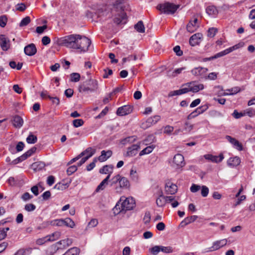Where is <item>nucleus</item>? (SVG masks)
Masks as SVG:
<instances>
[{
    "mask_svg": "<svg viewBox=\"0 0 255 255\" xmlns=\"http://www.w3.org/2000/svg\"><path fill=\"white\" fill-rule=\"evenodd\" d=\"M110 186L116 190V192L121 193L122 189L129 188L130 183L127 178L117 174L110 180Z\"/></svg>",
    "mask_w": 255,
    "mask_h": 255,
    "instance_id": "nucleus-1",
    "label": "nucleus"
},
{
    "mask_svg": "<svg viewBox=\"0 0 255 255\" xmlns=\"http://www.w3.org/2000/svg\"><path fill=\"white\" fill-rule=\"evenodd\" d=\"M80 35L73 34L62 37L59 39V44L68 48L77 50Z\"/></svg>",
    "mask_w": 255,
    "mask_h": 255,
    "instance_id": "nucleus-2",
    "label": "nucleus"
},
{
    "mask_svg": "<svg viewBox=\"0 0 255 255\" xmlns=\"http://www.w3.org/2000/svg\"><path fill=\"white\" fill-rule=\"evenodd\" d=\"M98 88V81L95 79H89L81 83L78 87L79 92L92 93L96 92Z\"/></svg>",
    "mask_w": 255,
    "mask_h": 255,
    "instance_id": "nucleus-3",
    "label": "nucleus"
},
{
    "mask_svg": "<svg viewBox=\"0 0 255 255\" xmlns=\"http://www.w3.org/2000/svg\"><path fill=\"white\" fill-rule=\"evenodd\" d=\"M179 6L180 5L178 4L176 5L169 2H165L163 3L158 4L156 6V8L162 13L172 14L175 12Z\"/></svg>",
    "mask_w": 255,
    "mask_h": 255,
    "instance_id": "nucleus-4",
    "label": "nucleus"
},
{
    "mask_svg": "<svg viewBox=\"0 0 255 255\" xmlns=\"http://www.w3.org/2000/svg\"><path fill=\"white\" fill-rule=\"evenodd\" d=\"M227 242L228 240L226 239L214 241L212 243V246L207 249H206L204 253L212 252L217 251L225 246L227 245Z\"/></svg>",
    "mask_w": 255,
    "mask_h": 255,
    "instance_id": "nucleus-5",
    "label": "nucleus"
},
{
    "mask_svg": "<svg viewBox=\"0 0 255 255\" xmlns=\"http://www.w3.org/2000/svg\"><path fill=\"white\" fill-rule=\"evenodd\" d=\"M91 44V41L90 39L85 36L80 35L77 50H80L81 52H86L88 51Z\"/></svg>",
    "mask_w": 255,
    "mask_h": 255,
    "instance_id": "nucleus-6",
    "label": "nucleus"
},
{
    "mask_svg": "<svg viewBox=\"0 0 255 255\" xmlns=\"http://www.w3.org/2000/svg\"><path fill=\"white\" fill-rule=\"evenodd\" d=\"M193 128V125L191 124L188 121H185L182 128H179L173 132V134L178 135L180 133H187L189 132Z\"/></svg>",
    "mask_w": 255,
    "mask_h": 255,
    "instance_id": "nucleus-7",
    "label": "nucleus"
},
{
    "mask_svg": "<svg viewBox=\"0 0 255 255\" xmlns=\"http://www.w3.org/2000/svg\"><path fill=\"white\" fill-rule=\"evenodd\" d=\"M182 86H188L190 87V90L192 93H197L204 88L202 84H197L196 81H191L182 85Z\"/></svg>",
    "mask_w": 255,
    "mask_h": 255,
    "instance_id": "nucleus-8",
    "label": "nucleus"
},
{
    "mask_svg": "<svg viewBox=\"0 0 255 255\" xmlns=\"http://www.w3.org/2000/svg\"><path fill=\"white\" fill-rule=\"evenodd\" d=\"M122 210H124V212L132 210L135 206V202L132 198H127L122 203Z\"/></svg>",
    "mask_w": 255,
    "mask_h": 255,
    "instance_id": "nucleus-9",
    "label": "nucleus"
},
{
    "mask_svg": "<svg viewBox=\"0 0 255 255\" xmlns=\"http://www.w3.org/2000/svg\"><path fill=\"white\" fill-rule=\"evenodd\" d=\"M160 119V117L158 115H156L153 117H150L147 119L144 123H142V128H146L151 126L155 125Z\"/></svg>",
    "mask_w": 255,
    "mask_h": 255,
    "instance_id": "nucleus-10",
    "label": "nucleus"
},
{
    "mask_svg": "<svg viewBox=\"0 0 255 255\" xmlns=\"http://www.w3.org/2000/svg\"><path fill=\"white\" fill-rule=\"evenodd\" d=\"M132 111V107L129 105H126L119 108L117 111L118 116H123L128 115Z\"/></svg>",
    "mask_w": 255,
    "mask_h": 255,
    "instance_id": "nucleus-11",
    "label": "nucleus"
},
{
    "mask_svg": "<svg viewBox=\"0 0 255 255\" xmlns=\"http://www.w3.org/2000/svg\"><path fill=\"white\" fill-rule=\"evenodd\" d=\"M24 52L27 56H33L37 52V48L35 45L33 43H30L26 45L24 48Z\"/></svg>",
    "mask_w": 255,
    "mask_h": 255,
    "instance_id": "nucleus-12",
    "label": "nucleus"
},
{
    "mask_svg": "<svg viewBox=\"0 0 255 255\" xmlns=\"http://www.w3.org/2000/svg\"><path fill=\"white\" fill-rule=\"evenodd\" d=\"M204 158L214 163H219L221 162L224 157L222 153L219 154V156H215L212 154H207L204 155Z\"/></svg>",
    "mask_w": 255,
    "mask_h": 255,
    "instance_id": "nucleus-13",
    "label": "nucleus"
},
{
    "mask_svg": "<svg viewBox=\"0 0 255 255\" xmlns=\"http://www.w3.org/2000/svg\"><path fill=\"white\" fill-rule=\"evenodd\" d=\"M165 189L166 194L173 195L177 191V186L175 184L168 182L165 184Z\"/></svg>",
    "mask_w": 255,
    "mask_h": 255,
    "instance_id": "nucleus-14",
    "label": "nucleus"
},
{
    "mask_svg": "<svg viewBox=\"0 0 255 255\" xmlns=\"http://www.w3.org/2000/svg\"><path fill=\"white\" fill-rule=\"evenodd\" d=\"M139 148V145L137 144H132L131 146L128 148L126 156L129 157L135 156L137 153Z\"/></svg>",
    "mask_w": 255,
    "mask_h": 255,
    "instance_id": "nucleus-15",
    "label": "nucleus"
},
{
    "mask_svg": "<svg viewBox=\"0 0 255 255\" xmlns=\"http://www.w3.org/2000/svg\"><path fill=\"white\" fill-rule=\"evenodd\" d=\"M173 162L177 167H182L185 164L184 156L181 154H176L173 158Z\"/></svg>",
    "mask_w": 255,
    "mask_h": 255,
    "instance_id": "nucleus-16",
    "label": "nucleus"
},
{
    "mask_svg": "<svg viewBox=\"0 0 255 255\" xmlns=\"http://www.w3.org/2000/svg\"><path fill=\"white\" fill-rule=\"evenodd\" d=\"M0 45L3 51H7L9 48V40L3 34L0 35Z\"/></svg>",
    "mask_w": 255,
    "mask_h": 255,
    "instance_id": "nucleus-17",
    "label": "nucleus"
},
{
    "mask_svg": "<svg viewBox=\"0 0 255 255\" xmlns=\"http://www.w3.org/2000/svg\"><path fill=\"white\" fill-rule=\"evenodd\" d=\"M127 21V15L125 12H122L114 18L115 23L117 24H124Z\"/></svg>",
    "mask_w": 255,
    "mask_h": 255,
    "instance_id": "nucleus-18",
    "label": "nucleus"
},
{
    "mask_svg": "<svg viewBox=\"0 0 255 255\" xmlns=\"http://www.w3.org/2000/svg\"><path fill=\"white\" fill-rule=\"evenodd\" d=\"M72 243V240L71 239L67 238L64 240H62L56 243V245L58 246L57 250L65 249L71 245Z\"/></svg>",
    "mask_w": 255,
    "mask_h": 255,
    "instance_id": "nucleus-19",
    "label": "nucleus"
},
{
    "mask_svg": "<svg viewBox=\"0 0 255 255\" xmlns=\"http://www.w3.org/2000/svg\"><path fill=\"white\" fill-rule=\"evenodd\" d=\"M226 138L228 141L232 143L234 147L239 151L243 150L242 144L236 138L231 137L230 135H226Z\"/></svg>",
    "mask_w": 255,
    "mask_h": 255,
    "instance_id": "nucleus-20",
    "label": "nucleus"
},
{
    "mask_svg": "<svg viewBox=\"0 0 255 255\" xmlns=\"http://www.w3.org/2000/svg\"><path fill=\"white\" fill-rule=\"evenodd\" d=\"M202 37V34L197 33L193 34L189 39V44L192 46H195L198 45L200 43V40Z\"/></svg>",
    "mask_w": 255,
    "mask_h": 255,
    "instance_id": "nucleus-21",
    "label": "nucleus"
},
{
    "mask_svg": "<svg viewBox=\"0 0 255 255\" xmlns=\"http://www.w3.org/2000/svg\"><path fill=\"white\" fill-rule=\"evenodd\" d=\"M11 123L15 128H21L23 124V119L19 116H15L11 120Z\"/></svg>",
    "mask_w": 255,
    "mask_h": 255,
    "instance_id": "nucleus-22",
    "label": "nucleus"
},
{
    "mask_svg": "<svg viewBox=\"0 0 255 255\" xmlns=\"http://www.w3.org/2000/svg\"><path fill=\"white\" fill-rule=\"evenodd\" d=\"M197 218L198 217L196 215L188 217L181 222L179 225V227L181 228H184L186 225L195 221L197 219Z\"/></svg>",
    "mask_w": 255,
    "mask_h": 255,
    "instance_id": "nucleus-23",
    "label": "nucleus"
},
{
    "mask_svg": "<svg viewBox=\"0 0 255 255\" xmlns=\"http://www.w3.org/2000/svg\"><path fill=\"white\" fill-rule=\"evenodd\" d=\"M198 19L197 18H195L194 20H191L188 23L186 26L187 30L190 32H194L197 28L198 26L197 25Z\"/></svg>",
    "mask_w": 255,
    "mask_h": 255,
    "instance_id": "nucleus-24",
    "label": "nucleus"
},
{
    "mask_svg": "<svg viewBox=\"0 0 255 255\" xmlns=\"http://www.w3.org/2000/svg\"><path fill=\"white\" fill-rule=\"evenodd\" d=\"M112 155V151L111 150H108L106 151L105 150H102L101 151V154L98 157V160L100 162H103L107 160L109 157H110Z\"/></svg>",
    "mask_w": 255,
    "mask_h": 255,
    "instance_id": "nucleus-25",
    "label": "nucleus"
},
{
    "mask_svg": "<svg viewBox=\"0 0 255 255\" xmlns=\"http://www.w3.org/2000/svg\"><path fill=\"white\" fill-rule=\"evenodd\" d=\"M207 71L208 69L207 68L199 67L192 70L191 73L193 75L198 76L203 75Z\"/></svg>",
    "mask_w": 255,
    "mask_h": 255,
    "instance_id": "nucleus-26",
    "label": "nucleus"
},
{
    "mask_svg": "<svg viewBox=\"0 0 255 255\" xmlns=\"http://www.w3.org/2000/svg\"><path fill=\"white\" fill-rule=\"evenodd\" d=\"M240 158L237 156L230 157L227 161L228 165L230 167L237 166L239 165L240 164Z\"/></svg>",
    "mask_w": 255,
    "mask_h": 255,
    "instance_id": "nucleus-27",
    "label": "nucleus"
},
{
    "mask_svg": "<svg viewBox=\"0 0 255 255\" xmlns=\"http://www.w3.org/2000/svg\"><path fill=\"white\" fill-rule=\"evenodd\" d=\"M110 176L111 175L109 174V175L100 183L95 190L96 192H98L100 190H103L105 189L106 185L108 184Z\"/></svg>",
    "mask_w": 255,
    "mask_h": 255,
    "instance_id": "nucleus-28",
    "label": "nucleus"
},
{
    "mask_svg": "<svg viewBox=\"0 0 255 255\" xmlns=\"http://www.w3.org/2000/svg\"><path fill=\"white\" fill-rule=\"evenodd\" d=\"M63 219H56L51 221H47L43 223V224L45 225L46 226L51 225L52 226H56L59 227L63 226Z\"/></svg>",
    "mask_w": 255,
    "mask_h": 255,
    "instance_id": "nucleus-29",
    "label": "nucleus"
},
{
    "mask_svg": "<svg viewBox=\"0 0 255 255\" xmlns=\"http://www.w3.org/2000/svg\"><path fill=\"white\" fill-rule=\"evenodd\" d=\"M136 140V136H130L127 137L123 139H122L120 141L121 143L124 145H125L128 143H132L134 142Z\"/></svg>",
    "mask_w": 255,
    "mask_h": 255,
    "instance_id": "nucleus-30",
    "label": "nucleus"
},
{
    "mask_svg": "<svg viewBox=\"0 0 255 255\" xmlns=\"http://www.w3.org/2000/svg\"><path fill=\"white\" fill-rule=\"evenodd\" d=\"M206 13L209 15H215L218 13V10L215 6L209 5L206 9Z\"/></svg>",
    "mask_w": 255,
    "mask_h": 255,
    "instance_id": "nucleus-31",
    "label": "nucleus"
},
{
    "mask_svg": "<svg viewBox=\"0 0 255 255\" xmlns=\"http://www.w3.org/2000/svg\"><path fill=\"white\" fill-rule=\"evenodd\" d=\"M36 150V148L35 147H33L28 150H27L26 152L23 154L21 156L22 160H24L27 159L28 157L30 156L33 153L35 152Z\"/></svg>",
    "mask_w": 255,
    "mask_h": 255,
    "instance_id": "nucleus-32",
    "label": "nucleus"
},
{
    "mask_svg": "<svg viewBox=\"0 0 255 255\" xmlns=\"http://www.w3.org/2000/svg\"><path fill=\"white\" fill-rule=\"evenodd\" d=\"M134 28L139 33H144L145 31V27L142 21H139L134 25Z\"/></svg>",
    "mask_w": 255,
    "mask_h": 255,
    "instance_id": "nucleus-33",
    "label": "nucleus"
},
{
    "mask_svg": "<svg viewBox=\"0 0 255 255\" xmlns=\"http://www.w3.org/2000/svg\"><path fill=\"white\" fill-rule=\"evenodd\" d=\"M63 220V226H66L71 228H73L75 225L74 222L70 218H66Z\"/></svg>",
    "mask_w": 255,
    "mask_h": 255,
    "instance_id": "nucleus-34",
    "label": "nucleus"
},
{
    "mask_svg": "<svg viewBox=\"0 0 255 255\" xmlns=\"http://www.w3.org/2000/svg\"><path fill=\"white\" fill-rule=\"evenodd\" d=\"M69 183L59 182L54 186V188L58 190H64L69 186Z\"/></svg>",
    "mask_w": 255,
    "mask_h": 255,
    "instance_id": "nucleus-35",
    "label": "nucleus"
},
{
    "mask_svg": "<svg viewBox=\"0 0 255 255\" xmlns=\"http://www.w3.org/2000/svg\"><path fill=\"white\" fill-rule=\"evenodd\" d=\"M156 203L158 207H162L164 206L166 203V200L165 199V197L160 195L156 200Z\"/></svg>",
    "mask_w": 255,
    "mask_h": 255,
    "instance_id": "nucleus-36",
    "label": "nucleus"
},
{
    "mask_svg": "<svg viewBox=\"0 0 255 255\" xmlns=\"http://www.w3.org/2000/svg\"><path fill=\"white\" fill-rule=\"evenodd\" d=\"M113 171V167L111 165H105L102 168L100 169V173L102 174H107L108 173H111Z\"/></svg>",
    "mask_w": 255,
    "mask_h": 255,
    "instance_id": "nucleus-37",
    "label": "nucleus"
},
{
    "mask_svg": "<svg viewBox=\"0 0 255 255\" xmlns=\"http://www.w3.org/2000/svg\"><path fill=\"white\" fill-rule=\"evenodd\" d=\"M154 147L155 146L153 145H151L145 147L140 152L139 155L142 156L144 154H149L151 153L153 149L154 148Z\"/></svg>",
    "mask_w": 255,
    "mask_h": 255,
    "instance_id": "nucleus-38",
    "label": "nucleus"
},
{
    "mask_svg": "<svg viewBox=\"0 0 255 255\" xmlns=\"http://www.w3.org/2000/svg\"><path fill=\"white\" fill-rule=\"evenodd\" d=\"M37 141V138L36 135L31 133L26 138V142L29 144H34Z\"/></svg>",
    "mask_w": 255,
    "mask_h": 255,
    "instance_id": "nucleus-39",
    "label": "nucleus"
},
{
    "mask_svg": "<svg viewBox=\"0 0 255 255\" xmlns=\"http://www.w3.org/2000/svg\"><path fill=\"white\" fill-rule=\"evenodd\" d=\"M144 141L146 145L151 144L156 141V137L153 134H149L145 138Z\"/></svg>",
    "mask_w": 255,
    "mask_h": 255,
    "instance_id": "nucleus-40",
    "label": "nucleus"
},
{
    "mask_svg": "<svg viewBox=\"0 0 255 255\" xmlns=\"http://www.w3.org/2000/svg\"><path fill=\"white\" fill-rule=\"evenodd\" d=\"M122 205L121 204L117 203L115 207L113 208V212L115 215H118L120 213L124 212V210H122Z\"/></svg>",
    "mask_w": 255,
    "mask_h": 255,
    "instance_id": "nucleus-41",
    "label": "nucleus"
},
{
    "mask_svg": "<svg viewBox=\"0 0 255 255\" xmlns=\"http://www.w3.org/2000/svg\"><path fill=\"white\" fill-rule=\"evenodd\" d=\"M71 81L73 82H77L79 81L81 76L78 73H72L70 74Z\"/></svg>",
    "mask_w": 255,
    "mask_h": 255,
    "instance_id": "nucleus-42",
    "label": "nucleus"
},
{
    "mask_svg": "<svg viewBox=\"0 0 255 255\" xmlns=\"http://www.w3.org/2000/svg\"><path fill=\"white\" fill-rule=\"evenodd\" d=\"M208 106L207 105H204L202 106H200L198 108H197L195 110V112H197V114L200 115L201 114L203 113L204 112H205L208 109Z\"/></svg>",
    "mask_w": 255,
    "mask_h": 255,
    "instance_id": "nucleus-43",
    "label": "nucleus"
},
{
    "mask_svg": "<svg viewBox=\"0 0 255 255\" xmlns=\"http://www.w3.org/2000/svg\"><path fill=\"white\" fill-rule=\"evenodd\" d=\"M50 237L47 236L44 238L37 239L36 243L37 245H42L45 243L50 241Z\"/></svg>",
    "mask_w": 255,
    "mask_h": 255,
    "instance_id": "nucleus-44",
    "label": "nucleus"
},
{
    "mask_svg": "<svg viewBox=\"0 0 255 255\" xmlns=\"http://www.w3.org/2000/svg\"><path fill=\"white\" fill-rule=\"evenodd\" d=\"M30 22V18L29 16H26L23 18L19 23L20 27H23L27 25Z\"/></svg>",
    "mask_w": 255,
    "mask_h": 255,
    "instance_id": "nucleus-45",
    "label": "nucleus"
},
{
    "mask_svg": "<svg viewBox=\"0 0 255 255\" xmlns=\"http://www.w3.org/2000/svg\"><path fill=\"white\" fill-rule=\"evenodd\" d=\"M174 127L169 125L166 126L164 127L163 132L164 133L170 135L173 131Z\"/></svg>",
    "mask_w": 255,
    "mask_h": 255,
    "instance_id": "nucleus-46",
    "label": "nucleus"
},
{
    "mask_svg": "<svg viewBox=\"0 0 255 255\" xmlns=\"http://www.w3.org/2000/svg\"><path fill=\"white\" fill-rule=\"evenodd\" d=\"M84 121L82 119H76L73 120V125L75 128H78L84 125Z\"/></svg>",
    "mask_w": 255,
    "mask_h": 255,
    "instance_id": "nucleus-47",
    "label": "nucleus"
},
{
    "mask_svg": "<svg viewBox=\"0 0 255 255\" xmlns=\"http://www.w3.org/2000/svg\"><path fill=\"white\" fill-rule=\"evenodd\" d=\"M47 236L50 237L51 240L50 242L54 241L59 239L60 236V233L59 232H56L52 233L51 235H48Z\"/></svg>",
    "mask_w": 255,
    "mask_h": 255,
    "instance_id": "nucleus-48",
    "label": "nucleus"
},
{
    "mask_svg": "<svg viewBox=\"0 0 255 255\" xmlns=\"http://www.w3.org/2000/svg\"><path fill=\"white\" fill-rule=\"evenodd\" d=\"M7 18L6 15H2L0 16V26L4 27L7 23Z\"/></svg>",
    "mask_w": 255,
    "mask_h": 255,
    "instance_id": "nucleus-49",
    "label": "nucleus"
},
{
    "mask_svg": "<svg viewBox=\"0 0 255 255\" xmlns=\"http://www.w3.org/2000/svg\"><path fill=\"white\" fill-rule=\"evenodd\" d=\"M160 251L165 253H171L173 252L172 248L171 247H164L160 246Z\"/></svg>",
    "mask_w": 255,
    "mask_h": 255,
    "instance_id": "nucleus-50",
    "label": "nucleus"
},
{
    "mask_svg": "<svg viewBox=\"0 0 255 255\" xmlns=\"http://www.w3.org/2000/svg\"><path fill=\"white\" fill-rule=\"evenodd\" d=\"M160 251V246H155L150 249V252L153 255H157Z\"/></svg>",
    "mask_w": 255,
    "mask_h": 255,
    "instance_id": "nucleus-51",
    "label": "nucleus"
},
{
    "mask_svg": "<svg viewBox=\"0 0 255 255\" xmlns=\"http://www.w3.org/2000/svg\"><path fill=\"white\" fill-rule=\"evenodd\" d=\"M209 188L205 185H203L201 187V195L203 197H206L209 194Z\"/></svg>",
    "mask_w": 255,
    "mask_h": 255,
    "instance_id": "nucleus-52",
    "label": "nucleus"
},
{
    "mask_svg": "<svg viewBox=\"0 0 255 255\" xmlns=\"http://www.w3.org/2000/svg\"><path fill=\"white\" fill-rule=\"evenodd\" d=\"M36 209V206L32 204H27L24 206V209L27 212H31L35 210Z\"/></svg>",
    "mask_w": 255,
    "mask_h": 255,
    "instance_id": "nucleus-53",
    "label": "nucleus"
},
{
    "mask_svg": "<svg viewBox=\"0 0 255 255\" xmlns=\"http://www.w3.org/2000/svg\"><path fill=\"white\" fill-rule=\"evenodd\" d=\"M217 32V29L214 27L210 28L208 30L207 35L210 37H213L216 32Z\"/></svg>",
    "mask_w": 255,
    "mask_h": 255,
    "instance_id": "nucleus-54",
    "label": "nucleus"
},
{
    "mask_svg": "<svg viewBox=\"0 0 255 255\" xmlns=\"http://www.w3.org/2000/svg\"><path fill=\"white\" fill-rule=\"evenodd\" d=\"M77 170V166L76 165H72L68 168L67 169V173L68 175H71Z\"/></svg>",
    "mask_w": 255,
    "mask_h": 255,
    "instance_id": "nucleus-55",
    "label": "nucleus"
},
{
    "mask_svg": "<svg viewBox=\"0 0 255 255\" xmlns=\"http://www.w3.org/2000/svg\"><path fill=\"white\" fill-rule=\"evenodd\" d=\"M242 46L243 44L242 43H238L232 47H229V48H227V50L228 51V53H230V52L240 48Z\"/></svg>",
    "mask_w": 255,
    "mask_h": 255,
    "instance_id": "nucleus-56",
    "label": "nucleus"
},
{
    "mask_svg": "<svg viewBox=\"0 0 255 255\" xmlns=\"http://www.w3.org/2000/svg\"><path fill=\"white\" fill-rule=\"evenodd\" d=\"M246 114L245 113H239L236 110H234V112L232 114V116L236 119H240L241 117L244 116Z\"/></svg>",
    "mask_w": 255,
    "mask_h": 255,
    "instance_id": "nucleus-57",
    "label": "nucleus"
},
{
    "mask_svg": "<svg viewBox=\"0 0 255 255\" xmlns=\"http://www.w3.org/2000/svg\"><path fill=\"white\" fill-rule=\"evenodd\" d=\"M229 54L228 52V51L226 49L222 51H221L217 54H216L215 55H214V59H217V58H218L219 57H222V56H224L227 54Z\"/></svg>",
    "mask_w": 255,
    "mask_h": 255,
    "instance_id": "nucleus-58",
    "label": "nucleus"
},
{
    "mask_svg": "<svg viewBox=\"0 0 255 255\" xmlns=\"http://www.w3.org/2000/svg\"><path fill=\"white\" fill-rule=\"evenodd\" d=\"M93 155V153L91 154L87 155L86 156L82 158L81 160L78 163V166H81L83 164H84L90 157H91Z\"/></svg>",
    "mask_w": 255,
    "mask_h": 255,
    "instance_id": "nucleus-59",
    "label": "nucleus"
},
{
    "mask_svg": "<svg viewBox=\"0 0 255 255\" xmlns=\"http://www.w3.org/2000/svg\"><path fill=\"white\" fill-rule=\"evenodd\" d=\"M143 220L144 221V224H145L149 223L150 222V214L149 212L147 211L145 212Z\"/></svg>",
    "mask_w": 255,
    "mask_h": 255,
    "instance_id": "nucleus-60",
    "label": "nucleus"
},
{
    "mask_svg": "<svg viewBox=\"0 0 255 255\" xmlns=\"http://www.w3.org/2000/svg\"><path fill=\"white\" fill-rule=\"evenodd\" d=\"M32 198L33 196L30 195L28 192L24 193L21 196V199L24 201L29 200Z\"/></svg>",
    "mask_w": 255,
    "mask_h": 255,
    "instance_id": "nucleus-61",
    "label": "nucleus"
},
{
    "mask_svg": "<svg viewBox=\"0 0 255 255\" xmlns=\"http://www.w3.org/2000/svg\"><path fill=\"white\" fill-rule=\"evenodd\" d=\"M173 51L178 56H180L183 55V51L180 49V47L178 45H177L173 48Z\"/></svg>",
    "mask_w": 255,
    "mask_h": 255,
    "instance_id": "nucleus-62",
    "label": "nucleus"
},
{
    "mask_svg": "<svg viewBox=\"0 0 255 255\" xmlns=\"http://www.w3.org/2000/svg\"><path fill=\"white\" fill-rule=\"evenodd\" d=\"M69 253L72 254L73 255H79L80 249L76 247H74L68 250Z\"/></svg>",
    "mask_w": 255,
    "mask_h": 255,
    "instance_id": "nucleus-63",
    "label": "nucleus"
},
{
    "mask_svg": "<svg viewBox=\"0 0 255 255\" xmlns=\"http://www.w3.org/2000/svg\"><path fill=\"white\" fill-rule=\"evenodd\" d=\"M185 69V67H182V68L176 69L172 72V77H176V76H177L178 74H180L183 70H184Z\"/></svg>",
    "mask_w": 255,
    "mask_h": 255,
    "instance_id": "nucleus-64",
    "label": "nucleus"
}]
</instances>
